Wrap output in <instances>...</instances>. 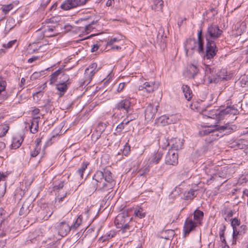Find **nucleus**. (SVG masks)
<instances>
[{"label": "nucleus", "instance_id": "f257e3e1", "mask_svg": "<svg viewBox=\"0 0 248 248\" xmlns=\"http://www.w3.org/2000/svg\"><path fill=\"white\" fill-rule=\"evenodd\" d=\"M222 31L217 25H209L204 34L206 40V48L204 50V41L202 35V30L201 28L198 32V52L204 59L208 60L213 58L217 54L218 49L215 41L222 34Z\"/></svg>", "mask_w": 248, "mask_h": 248}, {"label": "nucleus", "instance_id": "f03ea898", "mask_svg": "<svg viewBox=\"0 0 248 248\" xmlns=\"http://www.w3.org/2000/svg\"><path fill=\"white\" fill-rule=\"evenodd\" d=\"M115 185V182L112 178V173L108 169L103 171L97 170L93 177V180L86 190L89 194H92L97 188L100 192H108L112 189Z\"/></svg>", "mask_w": 248, "mask_h": 248}, {"label": "nucleus", "instance_id": "7ed1b4c3", "mask_svg": "<svg viewBox=\"0 0 248 248\" xmlns=\"http://www.w3.org/2000/svg\"><path fill=\"white\" fill-rule=\"evenodd\" d=\"M204 69V78L203 79L201 78L198 81L199 83H202L203 81L206 82L207 83H216L218 82L219 79H224L227 77V73L225 69H222L216 73L214 65L205 64Z\"/></svg>", "mask_w": 248, "mask_h": 248}, {"label": "nucleus", "instance_id": "20e7f679", "mask_svg": "<svg viewBox=\"0 0 248 248\" xmlns=\"http://www.w3.org/2000/svg\"><path fill=\"white\" fill-rule=\"evenodd\" d=\"M131 219V218L128 216V213L123 212L117 215L115 218L114 223L116 227L121 229L122 232L124 233L126 230L129 229V225L128 223Z\"/></svg>", "mask_w": 248, "mask_h": 248}, {"label": "nucleus", "instance_id": "39448f33", "mask_svg": "<svg viewBox=\"0 0 248 248\" xmlns=\"http://www.w3.org/2000/svg\"><path fill=\"white\" fill-rule=\"evenodd\" d=\"M237 112V110L234 108L231 107H227L225 109L221 110H213L211 112L210 115L208 117L211 118L215 119L219 121L222 120L225 115L228 114H235Z\"/></svg>", "mask_w": 248, "mask_h": 248}, {"label": "nucleus", "instance_id": "423d86ee", "mask_svg": "<svg viewBox=\"0 0 248 248\" xmlns=\"http://www.w3.org/2000/svg\"><path fill=\"white\" fill-rule=\"evenodd\" d=\"M63 79L61 80L56 85V89L60 92L59 93L60 97L64 95L71 83V80L68 75L63 74Z\"/></svg>", "mask_w": 248, "mask_h": 248}, {"label": "nucleus", "instance_id": "0eeeda50", "mask_svg": "<svg viewBox=\"0 0 248 248\" xmlns=\"http://www.w3.org/2000/svg\"><path fill=\"white\" fill-rule=\"evenodd\" d=\"M232 130L229 124H226L222 126H219L218 125H214V130L211 135L212 136V140H216L217 139L218 137L222 136V132L228 131L226 132V133H229L232 131Z\"/></svg>", "mask_w": 248, "mask_h": 248}, {"label": "nucleus", "instance_id": "6e6552de", "mask_svg": "<svg viewBox=\"0 0 248 248\" xmlns=\"http://www.w3.org/2000/svg\"><path fill=\"white\" fill-rule=\"evenodd\" d=\"M99 68H97L96 63H91L85 71V80L84 84H89L92 79L93 77L97 72Z\"/></svg>", "mask_w": 248, "mask_h": 248}, {"label": "nucleus", "instance_id": "1a4fd4ad", "mask_svg": "<svg viewBox=\"0 0 248 248\" xmlns=\"http://www.w3.org/2000/svg\"><path fill=\"white\" fill-rule=\"evenodd\" d=\"M186 73L190 78L195 79L199 75V65L197 62L193 61L187 66Z\"/></svg>", "mask_w": 248, "mask_h": 248}, {"label": "nucleus", "instance_id": "9d476101", "mask_svg": "<svg viewBox=\"0 0 248 248\" xmlns=\"http://www.w3.org/2000/svg\"><path fill=\"white\" fill-rule=\"evenodd\" d=\"M159 86V84L157 81H146L139 86V90L150 93L156 90Z\"/></svg>", "mask_w": 248, "mask_h": 248}, {"label": "nucleus", "instance_id": "9b49d317", "mask_svg": "<svg viewBox=\"0 0 248 248\" xmlns=\"http://www.w3.org/2000/svg\"><path fill=\"white\" fill-rule=\"evenodd\" d=\"M221 169L219 166H216L211 168H206L205 170V172L207 175V182L208 185L211 184L216 179L217 176V173L219 169Z\"/></svg>", "mask_w": 248, "mask_h": 248}, {"label": "nucleus", "instance_id": "f8f14e48", "mask_svg": "<svg viewBox=\"0 0 248 248\" xmlns=\"http://www.w3.org/2000/svg\"><path fill=\"white\" fill-rule=\"evenodd\" d=\"M178 162V155L173 150H169L165 157V163L170 165L175 166Z\"/></svg>", "mask_w": 248, "mask_h": 248}, {"label": "nucleus", "instance_id": "ddd939ff", "mask_svg": "<svg viewBox=\"0 0 248 248\" xmlns=\"http://www.w3.org/2000/svg\"><path fill=\"white\" fill-rule=\"evenodd\" d=\"M198 225V224L194 222L192 218H186L183 227L184 237H186L187 236L191 231L194 230Z\"/></svg>", "mask_w": 248, "mask_h": 248}, {"label": "nucleus", "instance_id": "4468645a", "mask_svg": "<svg viewBox=\"0 0 248 248\" xmlns=\"http://www.w3.org/2000/svg\"><path fill=\"white\" fill-rule=\"evenodd\" d=\"M56 228L59 234L62 237L66 236L71 231L70 225L65 221L58 223Z\"/></svg>", "mask_w": 248, "mask_h": 248}, {"label": "nucleus", "instance_id": "2eb2a0df", "mask_svg": "<svg viewBox=\"0 0 248 248\" xmlns=\"http://www.w3.org/2000/svg\"><path fill=\"white\" fill-rule=\"evenodd\" d=\"M184 140L179 138L172 139L168 143V144L170 145L171 149L170 150H173L175 152L183 148L184 145Z\"/></svg>", "mask_w": 248, "mask_h": 248}, {"label": "nucleus", "instance_id": "dca6fc26", "mask_svg": "<svg viewBox=\"0 0 248 248\" xmlns=\"http://www.w3.org/2000/svg\"><path fill=\"white\" fill-rule=\"evenodd\" d=\"M158 105L149 104L145 110V118L148 120L153 119L157 111Z\"/></svg>", "mask_w": 248, "mask_h": 248}, {"label": "nucleus", "instance_id": "f3484780", "mask_svg": "<svg viewBox=\"0 0 248 248\" xmlns=\"http://www.w3.org/2000/svg\"><path fill=\"white\" fill-rule=\"evenodd\" d=\"M185 48L186 54L190 50L196 49L198 51V41L196 42L195 39H187L185 43Z\"/></svg>", "mask_w": 248, "mask_h": 248}, {"label": "nucleus", "instance_id": "a211bd4d", "mask_svg": "<svg viewBox=\"0 0 248 248\" xmlns=\"http://www.w3.org/2000/svg\"><path fill=\"white\" fill-rule=\"evenodd\" d=\"M130 99H131L129 98L125 99L124 100H121V101H120L119 102L116 104L115 108L118 109H123L126 110L127 112H128L131 105Z\"/></svg>", "mask_w": 248, "mask_h": 248}, {"label": "nucleus", "instance_id": "6ab92c4d", "mask_svg": "<svg viewBox=\"0 0 248 248\" xmlns=\"http://www.w3.org/2000/svg\"><path fill=\"white\" fill-rule=\"evenodd\" d=\"M44 36L47 37H50L57 35L58 33V31L54 26H47L43 30Z\"/></svg>", "mask_w": 248, "mask_h": 248}, {"label": "nucleus", "instance_id": "aec40b11", "mask_svg": "<svg viewBox=\"0 0 248 248\" xmlns=\"http://www.w3.org/2000/svg\"><path fill=\"white\" fill-rule=\"evenodd\" d=\"M76 0H65L61 4L62 9L68 10L78 6Z\"/></svg>", "mask_w": 248, "mask_h": 248}, {"label": "nucleus", "instance_id": "412c9836", "mask_svg": "<svg viewBox=\"0 0 248 248\" xmlns=\"http://www.w3.org/2000/svg\"><path fill=\"white\" fill-rule=\"evenodd\" d=\"M23 141V138L21 135H15L13 138L12 143L11 144L12 148L15 149L18 148L21 146Z\"/></svg>", "mask_w": 248, "mask_h": 248}, {"label": "nucleus", "instance_id": "4be33fe9", "mask_svg": "<svg viewBox=\"0 0 248 248\" xmlns=\"http://www.w3.org/2000/svg\"><path fill=\"white\" fill-rule=\"evenodd\" d=\"M203 217V212L199 210H196L193 213V221L198 224L201 225L202 224V220Z\"/></svg>", "mask_w": 248, "mask_h": 248}, {"label": "nucleus", "instance_id": "5701e85b", "mask_svg": "<svg viewBox=\"0 0 248 248\" xmlns=\"http://www.w3.org/2000/svg\"><path fill=\"white\" fill-rule=\"evenodd\" d=\"M152 9L155 11H162L164 5L163 0H153Z\"/></svg>", "mask_w": 248, "mask_h": 248}, {"label": "nucleus", "instance_id": "b1692460", "mask_svg": "<svg viewBox=\"0 0 248 248\" xmlns=\"http://www.w3.org/2000/svg\"><path fill=\"white\" fill-rule=\"evenodd\" d=\"M96 21H93L91 23L85 24L83 27H80L81 30L88 34L91 32L96 27Z\"/></svg>", "mask_w": 248, "mask_h": 248}, {"label": "nucleus", "instance_id": "393cba45", "mask_svg": "<svg viewBox=\"0 0 248 248\" xmlns=\"http://www.w3.org/2000/svg\"><path fill=\"white\" fill-rule=\"evenodd\" d=\"M120 41V39L116 37H114L113 38H111L108 40V41L107 42L106 44L107 47H110L112 49H117L119 50L121 48V47L115 45L114 44L116 42H118Z\"/></svg>", "mask_w": 248, "mask_h": 248}, {"label": "nucleus", "instance_id": "a878e982", "mask_svg": "<svg viewBox=\"0 0 248 248\" xmlns=\"http://www.w3.org/2000/svg\"><path fill=\"white\" fill-rule=\"evenodd\" d=\"M183 92L184 94L185 97L187 100H190L192 96V91L189 86L186 85H183L182 87Z\"/></svg>", "mask_w": 248, "mask_h": 248}, {"label": "nucleus", "instance_id": "bb28decb", "mask_svg": "<svg viewBox=\"0 0 248 248\" xmlns=\"http://www.w3.org/2000/svg\"><path fill=\"white\" fill-rule=\"evenodd\" d=\"M162 155L163 154L161 152H157L155 153L150 158V162L157 164L161 159Z\"/></svg>", "mask_w": 248, "mask_h": 248}, {"label": "nucleus", "instance_id": "cd10ccee", "mask_svg": "<svg viewBox=\"0 0 248 248\" xmlns=\"http://www.w3.org/2000/svg\"><path fill=\"white\" fill-rule=\"evenodd\" d=\"M62 69L60 68L50 76L49 80L50 84H53L57 81L58 76L62 73Z\"/></svg>", "mask_w": 248, "mask_h": 248}, {"label": "nucleus", "instance_id": "c85d7f7f", "mask_svg": "<svg viewBox=\"0 0 248 248\" xmlns=\"http://www.w3.org/2000/svg\"><path fill=\"white\" fill-rule=\"evenodd\" d=\"M196 196V191L190 189L189 191L184 193V199L186 200H191Z\"/></svg>", "mask_w": 248, "mask_h": 248}, {"label": "nucleus", "instance_id": "c756f323", "mask_svg": "<svg viewBox=\"0 0 248 248\" xmlns=\"http://www.w3.org/2000/svg\"><path fill=\"white\" fill-rule=\"evenodd\" d=\"M214 128V125L209 126L207 127H204L202 129L199 131V133L201 136L206 135L209 134H211Z\"/></svg>", "mask_w": 248, "mask_h": 248}, {"label": "nucleus", "instance_id": "7c9ffc66", "mask_svg": "<svg viewBox=\"0 0 248 248\" xmlns=\"http://www.w3.org/2000/svg\"><path fill=\"white\" fill-rule=\"evenodd\" d=\"M134 215L135 217L140 218H144L146 216V213L141 208H138L134 209Z\"/></svg>", "mask_w": 248, "mask_h": 248}, {"label": "nucleus", "instance_id": "2f4dec72", "mask_svg": "<svg viewBox=\"0 0 248 248\" xmlns=\"http://www.w3.org/2000/svg\"><path fill=\"white\" fill-rule=\"evenodd\" d=\"M29 206L28 203H24L20 208L19 214L20 216H26L29 212Z\"/></svg>", "mask_w": 248, "mask_h": 248}, {"label": "nucleus", "instance_id": "473e14b6", "mask_svg": "<svg viewBox=\"0 0 248 248\" xmlns=\"http://www.w3.org/2000/svg\"><path fill=\"white\" fill-rule=\"evenodd\" d=\"M82 217L79 216L75 221L74 223L70 226L71 230L75 231L81 225L82 223Z\"/></svg>", "mask_w": 248, "mask_h": 248}, {"label": "nucleus", "instance_id": "72a5a7b5", "mask_svg": "<svg viewBox=\"0 0 248 248\" xmlns=\"http://www.w3.org/2000/svg\"><path fill=\"white\" fill-rule=\"evenodd\" d=\"M89 165V163L87 162H84L82 163L81 166L77 171V173L79 175L80 178H83V175L84 171L87 169V166Z\"/></svg>", "mask_w": 248, "mask_h": 248}, {"label": "nucleus", "instance_id": "f704fd0d", "mask_svg": "<svg viewBox=\"0 0 248 248\" xmlns=\"http://www.w3.org/2000/svg\"><path fill=\"white\" fill-rule=\"evenodd\" d=\"M9 129V126L7 124H4L0 126V136L1 137H4L6 135L8 130Z\"/></svg>", "mask_w": 248, "mask_h": 248}, {"label": "nucleus", "instance_id": "c9c22d12", "mask_svg": "<svg viewBox=\"0 0 248 248\" xmlns=\"http://www.w3.org/2000/svg\"><path fill=\"white\" fill-rule=\"evenodd\" d=\"M38 122L37 119L32 120L30 125V131L32 133H35L37 131L38 128Z\"/></svg>", "mask_w": 248, "mask_h": 248}, {"label": "nucleus", "instance_id": "e433bc0d", "mask_svg": "<svg viewBox=\"0 0 248 248\" xmlns=\"http://www.w3.org/2000/svg\"><path fill=\"white\" fill-rule=\"evenodd\" d=\"M221 169H219V170L218 171L217 173V175L219 177L222 178H226L227 175V169L226 167H219Z\"/></svg>", "mask_w": 248, "mask_h": 248}, {"label": "nucleus", "instance_id": "4c0bfd02", "mask_svg": "<svg viewBox=\"0 0 248 248\" xmlns=\"http://www.w3.org/2000/svg\"><path fill=\"white\" fill-rule=\"evenodd\" d=\"M169 124L176 123L179 119L178 116L176 114L168 115Z\"/></svg>", "mask_w": 248, "mask_h": 248}, {"label": "nucleus", "instance_id": "58836bf2", "mask_svg": "<svg viewBox=\"0 0 248 248\" xmlns=\"http://www.w3.org/2000/svg\"><path fill=\"white\" fill-rule=\"evenodd\" d=\"M158 123L162 125H165L169 124L168 115H164L160 117L158 119Z\"/></svg>", "mask_w": 248, "mask_h": 248}, {"label": "nucleus", "instance_id": "ea45409f", "mask_svg": "<svg viewBox=\"0 0 248 248\" xmlns=\"http://www.w3.org/2000/svg\"><path fill=\"white\" fill-rule=\"evenodd\" d=\"M128 124L124 120L119 124L116 127V131L117 133H120L124 129V127L127 125Z\"/></svg>", "mask_w": 248, "mask_h": 248}, {"label": "nucleus", "instance_id": "a19ab883", "mask_svg": "<svg viewBox=\"0 0 248 248\" xmlns=\"http://www.w3.org/2000/svg\"><path fill=\"white\" fill-rule=\"evenodd\" d=\"M150 170V168L149 165H146L144 167L142 168L139 171V175L140 176H142L144 175H145L147 174Z\"/></svg>", "mask_w": 248, "mask_h": 248}, {"label": "nucleus", "instance_id": "79ce46f5", "mask_svg": "<svg viewBox=\"0 0 248 248\" xmlns=\"http://www.w3.org/2000/svg\"><path fill=\"white\" fill-rule=\"evenodd\" d=\"M108 124V123H104L103 122L99 123L98 124V126H97V130H98L100 133H102V132H103L105 131Z\"/></svg>", "mask_w": 248, "mask_h": 248}, {"label": "nucleus", "instance_id": "37998d69", "mask_svg": "<svg viewBox=\"0 0 248 248\" xmlns=\"http://www.w3.org/2000/svg\"><path fill=\"white\" fill-rule=\"evenodd\" d=\"M241 86L243 87H248V77L244 76L240 80Z\"/></svg>", "mask_w": 248, "mask_h": 248}, {"label": "nucleus", "instance_id": "c03bdc74", "mask_svg": "<svg viewBox=\"0 0 248 248\" xmlns=\"http://www.w3.org/2000/svg\"><path fill=\"white\" fill-rule=\"evenodd\" d=\"M13 7L12 4H8L6 5H4L1 8L2 11L5 13L7 14L8 13Z\"/></svg>", "mask_w": 248, "mask_h": 248}, {"label": "nucleus", "instance_id": "a18cd8bd", "mask_svg": "<svg viewBox=\"0 0 248 248\" xmlns=\"http://www.w3.org/2000/svg\"><path fill=\"white\" fill-rule=\"evenodd\" d=\"M40 151V147L38 146H35V148L33 151H31V155L32 157L36 156Z\"/></svg>", "mask_w": 248, "mask_h": 248}, {"label": "nucleus", "instance_id": "49530a36", "mask_svg": "<svg viewBox=\"0 0 248 248\" xmlns=\"http://www.w3.org/2000/svg\"><path fill=\"white\" fill-rule=\"evenodd\" d=\"M16 42V40H12L11 41H9L7 44H3L2 46L4 48H9L13 46V45H14Z\"/></svg>", "mask_w": 248, "mask_h": 248}, {"label": "nucleus", "instance_id": "de8ad7c7", "mask_svg": "<svg viewBox=\"0 0 248 248\" xmlns=\"http://www.w3.org/2000/svg\"><path fill=\"white\" fill-rule=\"evenodd\" d=\"M240 224V221L236 218L232 219L231 222V225L233 228H236V227L238 226Z\"/></svg>", "mask_w": 248, "mask_h": 248}, {"label": "nucleus", "instance_id": "09e8293b", "mask_svg": "<svg viewBox=\"0 0 248 248\" xmlns=\"http://www.w3.org/2000/svg\"><path fill=\"white\" fill-rule=\"evenodd\" d=\"M47 46L48 45L47 44H45L43 46H40L38 48H33L32 49V52H35L36 50H39L40 51H45L48 49Z\"/></svg>", "mask_w": 248, "mask_h": 248}, {"label": "nucleus", "instance_id": "8fccbe9b", "mask_svg": "<svg viewBox=\"0 0 248 248\" xmlns=\"http://www.w3.org/2000/svg\"><path fill=\"white\" fill-rule=\"evenodd\" d=\"M6 83L3 80H0V95L6 88Z\"/></svg>", "mask_w": 248, "mask_h": 248}, {"label": "nucleus", "instance_id": "3c124183", "mask_svg": "<svg viewBox=\"0 0 248 248\" xmlns=\"http://www.w3.org/2000/svg\"><path fill=\"white\" fill-rule=\"evenodd\" d=\"M136 119V117L131 116L130 114H128L127 115V117L126 118L124 119L125 121L128 124V123L132 121L133 120H135Z\"/></svg>", "mask_w": 248, "mask_h": 248}, {"label": "nucleus", "instance_id": "603ef678", "mask_svg": "<svg viewBox=\"0 0 248 248\" xmlns=\"http://www.w3.org/2000/svg\"><path fill=\"white\" fill-rule=\"evenodd\" d=\"M125 82H122L120 83L117 87V92L118 93L121 92L123 91V90L124 89L125 86Z\"/></svg>", "mask_w": 248, "mask_h": 248}, {"label": "nucleus", "instance_id": "864d4df0", "mask_svg": "<svg viewBox=\"0 0 248 248\" xmlns=\"http://www.w3.org/2000/svg\"><path fill=\"white\" fill-rule=\"evenodd\" d=\"M39 58H40L39 56H33L32 57L28 59V62L29 63H32V62L39 60Z\"/></svg>", "mask_w": 248, "mask_h": 248}, {"label": "nucleus", "instance_id": "5fc2aeb1", "mask_svg": "<svg viewBox=\"0 0 248 248\" xmlns=\"http://www.w3.org/2000/svg\"><path fill=\"white\" fill-rule=\"evenodd\" d=\"M113 237V235L112 234L110 236V233L109 234H106V235H105L104 236H103L101 237V239L103 240V241H106L108 239H109Z\"/></svg>", "mask_w": 248, "mask_h": 248}, {"label": "nucleus", "instance_id": "6e6d98bb", "mask_svg": "<svg viewBox=\"0 0 248 248\" xmlns=\"http://www.w3.org/2000/svg\"><path fill=\"white\" fill-rule=\"evenodd\" d=\"M9 173L7 172H0V181L3 180L6 177Z\"/></svg>", "mask_w": 248, "mask_h": 248}, {"label": "nucleus", "instance_id": "4d7b16f0", "mask_svg": "<svg viewBox=\"0 0 248 248\" xmlns=\"http://www.w3.org/2000/svg\"><path fill=\"white\" fill-rule=\"evenodd\" d=\"M99 47V46L97 44H93L92 46L91 51L92 52L96 51Z\"/></svg>", "mask_w": 248, "mask_h": 248}, {"label": "nucleus", "instance_id": "13d9d810", "mask_svg": "<svg viewBox=\"0 0 248 248\" xmlns=\"http://www.w3.org/2000/svg\"><path fill=\"white\" fill-rule=\"evenodd\" d=\"M182 192V191H181V189L179 187H176L174 189V190L172 192V194H173V195H176V194L175 193H176L178 195L179 194V193H181Z\"/></svg>", "mask_w": 248, "mask_h": 248}, {"label": "nucleus", "instance_id": "bf43d9fd", "mask_svg": "<svg viewBox=\"0 0 248 248\" xmlns=\"http://www.w3.org/2000/svg\"><path fill=\"white\" fill-rule=\"evenodd\" d=\"M26 80L24 78H22L21 79L20 83H19V85L21 89V90L23 89L24 87V85L25 83Z\"/></svg>", "mask_w": 248, "mask_h": 248}, {"label": "nucleus", "instance_id": "052dcab7", "mask_svg": "<svg viewBox=\"0 0 248 248\" xmlns=\"http://www.w3.org/2000/svg\"><path fill=\"white\" fill-rule=\"evenodd\" d=\"M101 133L99 132V134L95 135L94 133L92 134V140L96 141L101 136Z\"/></svg>", "mask_w": 248, "mask_h": 248}, {"label": "nucleus", "instance_id": "680f3d73", "mask_svg": "<svg viewBox=\"0 0 248 248\" xmlns=\"http://www.w3.org/2000/svg\"><path fill=\"white\" fill-rule=\"evenodd\" d=\"M50 0H42V1L41 2V6L42 7H46L48 3L50 2Z\"/></svg>", "mask_w": 248, "mask_h": 248}, {"label": "nucleus", "instance_id": "e2e57ef3", "mask_svg": "<svg viewBox=\"0 0 248 248\" xmlns=\"http://www.w3.org/2000/svg\"><path fill=\"white\" fill-rule=\"evenodd\" d=\"M4 214V210L0 207V222L1 223L2 221L3 220V215Z\"/></svg>", "mask_w": 248, "mask_h": 248}, {"label": "nucleus", "instance_id": "0e129e2a", "mask_svg": "<svg viewBox=\"0 0 248 248\" xmlns=\"http://www.w3.org/2000/svg\"><path fill=\"white\" fill-rule=\"evenodd\" d=\"M88 0H76L78 6L85 4Z\"/></svg>", "mask_w": 248, "mask_h": 248}, {"label": "nucleus", "instance_id": "69168bd1", "mask_svg": "<svg viewBox=\"0 0 248 248\" xmlns=\"http://www.w3.org/2000/svg\"><path fill=\"white\" fill-rule=\"evenodd\" d=\"M239 234V232H237L236 228H233V237L235 238V237Z\"/></svg>", "mask_w": 248, "mask_h": 248}, {"label": "nucleus", "instance_id": "338daca9", "mask_svg": "<svg viewBox=\"0 0 248 248\" xmlns=\"http://www.w3.org/2000/svg\"><path fill=\"white\" fill-rule=\"evenodd\" d=\"M63 186V182H61L58 186H55V188L57 189L62 188Z\"/></svg>", "mask_w": 248, "mask_h": 248}, {"label": "nucleus", "instance_id": "774afa93", "mask_svg": "<svg viewBox=\"0 0 248 248\" xmlns=\"http://www.w3.org/2000/svg\"><path fill=\"white\" fill-rule=\"evenodd\" d=\"M5 144L3 142H0V151H2L5 148Z\"/></svg>", "mask_w": 248, "mask_h": 248}]
</instances>
